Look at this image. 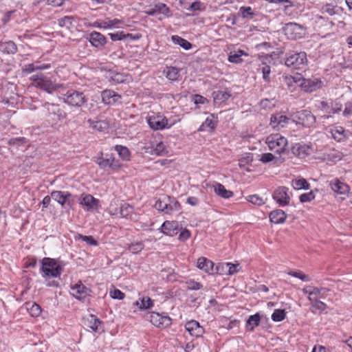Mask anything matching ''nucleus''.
I'll return each instance as SVG.
<instances>
[{"label": "nucleus", "instance_id": "nucleus-14", "mask_svg": "<svg viewBox=\"0 0 352 352\" xmlns=\"http://www.w3.org/2000/svg\"><path fill=\"white\" fill-rule=\"evenodd\" d=\"M102 101L106 104L121 103V96L111 89H106L101 93Z\"/></svg>", "mask_w": 352, "mask_h": 352}, {"label": "nucleus", "instance_id": "nucleus-7", "mask_svg": "<svg viewBox=\"0 0 352 352\" xmlns=\"http://www.w3.org/2000/svg\"><path fill=\"white\" fill-rule=\"evenodd\" d=\"M302 292L307 295L309 300L311 302L324 298L327 295L328 289L324 287L318 288L309 285L302 289Z\"/></svg>", "mask_w": 352, "mask_h": 352}, {"label": "nucleus", "instance_id": "nucleus-60", "mask_svg": "<svg viewBox=\"0 0 352 352\" xmlns=\"http://www.w3.org/2000/svg\"><path fill=\"white\" fill-rule=\"evenodd\" d=\"M110 296L114 299L122 300L124 297V294L118 289H114L110 292Z\"/></svg>", "mask_w": 352, "mask_h": 352}, {"label": "nucleus", "instance_id": "nucleus-53", "mask_svg": "<svg viewBox=\"0 0 352 352\" xmlns=\"http://www.w3.org/2000/svg\"><path fill=\"white\" fill-rule=\"evenodd\" d=\"M73 19L71 16H65L58 20V25L61 27L69 28L72 24Z\"/></svg>", "mask_w": 352, "mask_h": 352}, {"label": "nucleus", "instance_id": "nucleus-34", "mask_svg": "<svg viewBox=\"0 0 352 352\" xmlns=\"http://www.w3.org/2000/svg\"><path fill=\"white\" fill-rule=\"evenodd\" d=\"M71 195L69 192H62V191H53L51 193V197L54 201H57L58 204L62 206L66 202L68 197H69Z\"/></svg>", "mask_w": 352, "mask_h": 352}, {"label": "nucleus", "instance_id": "nucleus-61", "mask_svg": "<svg viewBox=\"0 0 352 352\" xmlns=\"http://www.w3.org/2000/svg\"><path fill=\"white\" fill-rule=\"evenodd\" d=\"M202 287V285L196 281L190 280L187 282V288L190 290H198Z\"/></svg>", "mask_w": 352, "mask_h": 352}, {"label": "nucleus", "instance_id": "nucleus-48", "mask_svg": "<svg viewBox=\"0 0 352 352\" xmlns=\"http://www.w3.org/2000/svg\"><path fill=\"white\" fill-rule=\"evenodd\" d=\"M252 161H253V157H252V154L247 153V154H245V156H243L241 159H239V166L241 168H243L246 165L252 163Z\"/></svg>", "mask_w": 352, "mask_h": 352}, {"label": "nucleus", "instance_id": "nucleus-17", "mask_svg": "<svg viewBox=\"0 0 352 352\" xmlns=\"http://www.w3.org/2000/svg\"><path fill=\"white\" fill-rule=\"evenodd\" d=\"M289 119L280 113L273 115L271 118L270 124L274 129L280 130L287 126Z\"/></svg>", "mask_w": 352, "mask_h": 352}, {"label": "nucleus", "instance_id": "nucleus-62", "mask_svg": "<svg viewBox=\"0 0 352 352\" xmlns=\"http://www.w3.org/2000/svg\"><path fill=\"white\" fill-rule=\"evenodd\" d=\"M227 267H228V274L232 275L234 273L237 272L239 270V264H232L230 263H226Z\"/></svg>", "mask_w": 352, "mask_h": 352}, {"label": "nucleus", "instance_id": "nucleus-47", "mask_svg": "<svg viewBox=\"0 0 352 352\" xmlns=\"http://www.w3.org/2000/svg\"><path fill=\"white\" fill-rule=\"evenodd\" d=\"M285 318V311L284 309H275L272 314V319L274 322H280Z\"/></svg>", "mask_w": 352, "mask_h": 352}, {"label": "nucleus", "instance_id": "nucleus-39", "mask_svg": "<svg viewBox=\"0 0 352 352\" xmlns=\"http://www.w3.org/2000/svg\"><path fill=\"white\" fill-rule=\"evenodd\" d=\"M243 55L248 56V54L245 52L239 50L237 52H235L234 53H230V54L228 56V60L230 63H240L243 61L241 56Z\"/></svg>", "mask_w": 352, "mask_h": 352}, {"label": "nucleus", "instance_id": "nucleus-32", "mask_svg": "<svg viewBox=\"0 0 352 352\" xmlns=\"http://www.w3.org/2000/svg\"><path fill=\"white\" fill-rule=\"evenodd\" d=\"M96 23H97L96 27H98L99 28L112 29V28L116 27L118 25L122 23V21L119 19H114L112 20L108 19V20H105V21H97Z\"/></svg>", "mask_w": 352, "mask_h": 352}, {"label": "nucleus", "instance_id": "nucleus-6", "mask_svg": "<svg viewBox=\"0 0 352 352\" xmlns=\"http://www.w3.org/2000/svg\"><path fill=\"white\" fill-rule=\"evenodd\" d=\"M307 54L304 52L292 54L285 60V65L287 67L298 69H304L307 65Z\"/></svg>", "mask_w": 352, "mask_h": 352}, {"label": "nucleus", "instance_id": "nucleus-31", "mask_svg": "<svg viewBox=\"0 0 352 352\" xmlns=\"http://www.w3.org/2000/svg\"><path fill=\"white\" fill-rule=\"evenodd\" d=\"M145 151L156 155H163L167 153L166 148L162 142L157 143L155 148L145 147Z\"/></svg>", "mask_w": 352, "mask_h": 352}, {"label": "nucleus", "instance_id": "nucleus-35", "mask_svg": "<svg viewBox=\"0 0 352 352\" xmlns=\"http://www.w3.org/2000/svg\"><path fill=\"white\" fill-rule=\"evenodd\" d=\"M50 67V64H43L40 65L38 63L28 64L25 65L22 70L23 72H27L28 74L33 72L35 70H43L47 69Z\"/></svg>", "mask_w": 352, "mask_h": 352}, {"label": "nucleus", "instance_id": "nucleus-46", "mask_svg": "<svg viewBox=\"0 0 352 352\" xmlns=\"http://www.w3.org/2000/svg\"><path fill=\"white\" fill-rule=\"evenodd\" d=\"M89 327L91 328L94 331L96 332L98 331V327L100 324V321L95 316L90 315L88 318Z\"/></svg>", "mask_w": 352, "mask_h": 352}, {"label": "nucleus", "instance_id": "nucleus-40", "mask_svg": "<svg viewBox=\"0 0 352 352\" xmlns=\"http://www.w3.org/2000/svg\"><path fill=\"white\" fill-rule=\"evenodd\" d=\"M171 38L175 44L179 45L186 50H188L191 48L192 45L190 43L179 36L174 35L172 36Z\"/></svg>", "mask_w": 352, "mask_h": 352}, {"label": "nucleus", "instance_id": "nucleus-54", "mask_svg": "<svg viewBox=\"0 0 352 352\" xmlns=\"http://www.w3.org/2000/svg\"><path fill=\"white\" fill-rule=\"evenodd\" d=\"M30 310L31 316L36 317L41 314V307L36 303L31 304L30 307L28 308Z\"/></svg>", "mask_w": 352, "mask_h": 352}, {"label": "nucleus", "instance_id": "nucleus-1", "mask_svg": "<svg viewBox=\"0 0 352 352\" xmlns=\"http://www.w3.org/2000/svg\"><path fill=\"white\" fill-rule=\"evenodd\" d=\"M30 80L33 82V85L39 88L48 94H52L55 91L60 93L65 87L63 84H57L45 77L43 74H34L30 77Z\"/></svg>", "mask_w": 352, "mask_h": 352}, {"label": "nucleus", "instance_id": "nucleus-64", "mask_svg": "<svg viewBox=\"0 0 352 352\" xmlns=\"http://www.w3.org/2000/svg\"><path fill=\"white\" fill-rule=\"evenodd\" d=\"M343 114L345 116H349L352 114V100L346 103Z\"/></svg>", "mask_w": 352, "mask_h": 352}, {"label": "nucleus", "instance_id": "nucleus-42", "mask_svg": "<svg viewBox=\"0 0 352 352\" xmlns=\"http://www.w3.org/2000/svg\"><path fill=\"white\" fill-rule=\"evenodd\" d=\"M135 305L139 307L140 309H148L153 305V301L149 297H143L135 302Z\"/></svg>", "mask_w": 352, "mask_h": 352}, {"label": "nucleus", "instance_id": "nucleus-28", "mask_svg": "<svg viewBox=\"0 0 352 352\" xmlns=\"http://www.w3.org/2000/svg\"><path fill=\"white\" fill-rule=\"evenodd\" d=\"M212 187L214 192L222 198L229 199L234 195L232 191L226 189L224 186L221 184L216 182L212 185Z\"/></svg>", "mask_w": 352, "mask_h": 352}, {"label": "nucleus", "instance_id": "nucleus-15", "mask_svg": "<svg viewBox=\"0 0 352 352\" xmlns=\"http://www.w3.org/2000/svg\"><path fill=\"white\" fill-rule=\"evenodd\" d=\"M322 82L318 78L305 79L301 77L300 87L307 92H311L321 88Z\"/></svg>", "mask_w": 352, "mask_h": 352}, {"label": "nucleus", "instance_id": "nucleus-59", "mask_svg": "<svg viewBox=\"0 0 352 352\" xmlns=\"http://www.w3.org/2000/svg\"><path fill=\"white\" fill-rule=\"evenodd\" d=\"M248 200L256 205H262L264 204L263 199L256 195L249 196Z\"/></svg>", "mask_w": 352, "mask_h": 352}, {"label": "nucleus", "instance_id": "nucleus-50", "mask_svg": "<svg viewBox=\"0 0 352 352\" xmlns=\"http://www.w3.org/2000/svg\"><path fill=\"white\" fill-rule=\"evenodd\" d=\"M109 35L110 36L112 41H120L124 39L126 37L131 36V34H125L123 32H117L116 33H109Z\"/></svg>", "mask_w": 352, "mask_h": 352}, {"label": "nucleus", "instance_id": "nucleus-49", "mask_svg": "<svg viewBox=\"0 0 352 352\" xmlns=\"http://www.w3.org/2000/svg\"><path fill=\"white\" fill-rule=\"evenodd\" d=\"M288 274L292 276L302 280V281L307 282L310 280L309 276L300 271H290L288 272Z\"/></svg>", "mask_w": 352, "mask_h": 352}, {"label": "nucleus", "instance_id": "nucleus-38", "mask_svg": "<svg viewBox=\"0 0 352 352\" xmlns=\"http://www.w3.org/2000/svg\"><path fill=\"white\" fill-rule=\"evenodd\" d=\"M342 154L338 151L332 150L327 153H324V160L336 162L340 161L342 158Z\"/></svg>", "mask_w": 352, "mask_h": 352}, {"label": "nucleus", "instance_id": "nucleus-24", "mask_svg": "<svg viewBox=\"0 0 352 352\" xmlns=\"http://www.w3.org/2000/svg\"><path fill=\"white\" fill-rule=\"evenodd\" d=\"M89 41L93 46L102 47L105 45L107 41L104 35L94 31L89 34Z\"/></svg>", "mask_w": 352, "mask_h": 352}, {"label": "nucleus", "instance_id": "nucleus-56", "mask_svg": "<svg viewBox=\"0 0 352 352\" xmlns=\"http://www.w3.org/2000/svg\"><path fill=\"white\" fill-rule=\"evenodd\" d=\"M45 107L50 115H55L59 111L58 106L54 104L46 103Z\"/></svg>", "mask_w": 352, "mask_h": 352}, {"label": "nucleus", "instance_id": "nucleus-44", "mask_svg": "<svg viewBox=\"0 0 352 352\" xmlns=\"http://www.w3.org/2000/svg\"><path fill=\"white\" fill-rule=\"evenodd\" d=\"M115 149L118 152L120 157L123 160H129L130 153L126 147L120 145H117L115 147Z\"/></svg>", "mask_w": 352, "mask_h": 352}, {"label": "nucleus", "instance_id": "nucleus-27", "mask_svg": "<svg viewBox=\"0 0 352 352\" xmlns=\"http://www.w3.org/2000/svg\"><path fill=\"white\" fill-rule=\"evenodd\" d=\"M150 318L151 323L157 327L168 326L170 323L169 318L162 316L157 313L151 314Z\"/></svg>", "mask_w": 352, "mask_h": 352}, {"label": "nucleus", "instance_id": "nucleus-52", "mask_svg": "<svg viewBox=\"0 0 352 352\" xmlns=\"http://www.w3.org/2000/svg\"><path fill=\"white\" fill-rule=\"evenodd\" d=\"M78 238L81 239L82 241L86 242L87 244L90 245L96 246L98 245V242L96 240L94 239L91 236H83L82 234H79Z\"/></svg>", "mask_w": 352, "mask_h": 352}, {"label": "nucleus", "instance_id": "nucleus-8", "mask_svg": "<svg viewBox=\"0 0 352 352\" xmlns=\"http://www.w3.org/2000/svg\"><path fill=\"white\" fill-rule=\"evenodd\" d=\"M293 121L297 124H301L306 127H310L315 123L316 118L310 111L304 110L294 114Z\"/></svg>", "mask_w": 352, "mask_h": 352}, {"label": "nucleus", "instance_id": "nucleus-3", "mask_svg": "<svg viewBox=\"0 0 352 352\" xmlns=\"http://www.w3.org/2000/svg\"><path fill=\"white\" fill-rule=\"evenodd\" d=\"M154 206L157 210L167 214H170L173 211H177L181 208L179 203L177 200L167 195H162L157 198Z\"/></svg>", "mask_w": 352, "mask_h": 352}, {"label": "nucleus", "instance_id": "nucleus-16", "mask_svg": "<svg viewBox=\"0 0 352 352\" xmlns=\"http://www.w3.org/2000/svg\"><path fill=\"white\" fill-rule=\"evenodd\" d=\"M329 185L331 190L337 194L346 195L350 190V188L346 184L340 181L337 178L329 182Z\"/></svg>", "mask_w": 352, "mask_h": 352}, {"label": "nucleus", "instance_id": "nucleus-26", "mask_svg": "<svg viewBox=\"0 0 352 352\" xmlns=\"http://www.w3.org/2000/svg\"><path fill=\"white\" fill-rule=\"evenodd\" d=\"M313 148L309 145H298L293 148V153L300 158L306 157L313 153Z\"/></svg>", "mask_w": 352, "mask_h": 352}, {"label": "nucleus", "instance_id": "nucleus-36", "mask_svg": "<svg viewBox=\"0 0 352 352\" xmlns=\"http://www.w3.org/2000/svg\"><path fill=\"white\" fill-rule=\"evenodd\" d=\"M292 186L296 190H307L310 187V184L302 177H297L292 181Z\"/></svg>", "mask_w": 352, "mask_h": 352}, {"label": "nucleus", "instance_id": "nucleus-33", "mask_svg": "<svg viewBox=\"0 0 352 352\" xmlns=\"http://www.w3.org/2000/svg\"><path fill=\"white\" fill-rule=\"evenodd\" d=\"M16 50V45L12 41H3L0 43V51L4 54H14Z\"/></svg>", "mask_w": 352, "mask_h": 352}, {"label": "nucleus", "instance_id": "nucleus-63", "mask_svg": "<svg viewBox=\"0 0 352 352\" xmlns=\"http://www.w3.org/2000/svg\"><path fill=\"white\" fill-rule=\"evenodd\" d=\"M274 158V156L272 153H263L260 160L263 163H267L272 162Z\"/></svg>", "mask_w": 352, "mask_h": 352}, {"label": "nucleus", "instance_id": "nucleus-10", "mask_svg": "<svg viewBox=\"0 0 352 352\" xmlns=\"http://www.w3.org/2000/svg\"><path fill=\"white\" fill-rule=\"evenodd\" d=\"M78 202L87 211H94L99 206V200L89 194L82 193L78 199Z\"/></svg>", "mask_w": 352, "mask_h": 352}, {"label": "nucleus", "instance_id": "nucleus-18", "mask_svg": "<svg viewBox=\"0 0 352 352\" xmlns=\"http://www.w3.org/2000/svg\"><path fill=\"white\" fill-rule=\"evenodd\" d=\"M329 133L331 137L338 142L345 140L349 135V131H346L342 126H332L329 129Z\"/></svg>", "mask_w": 352, "mask_h": 352}, {"label": "nucleus", "instance_id": "nucleus-19", "mask_svg": "<svg viewBox=\"0 0 352 352\" xmlns=\"http://www.w3.org/2000/svg\"><path fill=\"white\" fill-rule=\"evenodd\" d=\"M186 331L189 332L190 336L198 338L204 333V329L200 326L199 323L195 320H190L185 324Z\"/></svg>", "mask_w": 352, "mask_h": 352}, {"label": "nucleus", "instance_id": "nucleus-57", "mask_svg": "<svg viewBox=\"0 0 352 352\" xmlns=\"http://www.w3.org/2000/svg\"><path fill=\"white\" fill-rule=\"evenodd\" d=\"M143 248V244L140 242L132 243L129 247V250L133 253H138L140 252Z\"/></svg>", "mask_w": 352, "mask_h": 352}, {"label": "nucleus", "instance_id": "nucleus-9", "mask_svg": "<svg viewBox=\"0 0 352 352\" xmlns=\"http://www.w3.org/2000/svg\"><path fill=\"white\" fill-rule=\"evenodd\" d=\"M144 12L161 21L168 16L169 9L164 3H159L146 8Z\"/></svg>", "mask_w": 352, "mask_h": 352}, {"label": "nucleus", "instance_id": "nucleus-45", "mask_svg": "<svg viewBox=\"0 0 352 352\" xmlns=\"http://www.w3.org/2000/svg\"><path fill=\"white\" fill-rule=\"evenodd\" d=\"M311 307L310 308V310L313 313H316V311H323L327 308V305L324 302H323L319 300L314 301V302H311Z\"/></svg>", "mask_w": 352, "mask_h": 352}, {"label": "nucleus", "instance_id": "nucleus-29", "mask_svg": "<svg viewBox=\"0 0 352 352\" xmlns=\"http://www.w3.org/2000/svg\"><path fill=\"white\" fill-rule=\"evenodd\" d=\"M213 266L214 263L204 257L199 258L197 261V267L207 273L213 272Z\"/></svg>", "mask_w": 352, "mask_h": 352}, {"label": "nucleus", "instance_id": "nucleus-23", "mask_svg": "<svg viewBox=\"0 0 352 352\" xmlns=\"http://www.w3.org/2000/svg\"><path fill=\"white\" fill-rule=\"evenodd\" d=\"M217 124V118L213 115H209L206 120L199 126V131H212L214 129Z\"/></svg>", "mask_w": 352, "mask_h": 352}, {"label": "nucleus", "instance_id": "nucleus-51", "mask_svg": "<svg viewBox=\"0 0 352 352\" xmlns=\"http://www.w3.org/2000/svg\"><path fill=\"white\" fill-rule=\"evenodd\" d=\"M299 199L302 203L309 202L315 199V195L314 191H310L309 192L302 194Z\"/></svg>", "mask_w": 352, "mask_h": 352}, {"label": "nucleus", "instance_id": "nucleus-21", "mask_svg": "<svg viewBox=\"0 0 352 352\" xmlns=\"http://www.w3.org/2000/svg\"><path fill=\"white\" fill-rule=\"evenodd\" d=\"M179 223L176 221H166L161 227L162 232L168 236H174L179 230Z\"/></svg>", "mask_w": 352, "mask_h": 352}, {"label": "nucleus", "instance_id": "nucleus-12", "mask_svg": "<svg viewBox=\"0 0 352 352\" xmlns=\"http://www.w3.org/2000/svg\"><path fill=\"white\" fill-rule=\"evenodd\" d=\"M273 199L281 206L289 204L290 197L288 195V188L284 186L278 187L273 193Z\"/></svg>", "mask_w": 352, "mask_h": 352}, {"label": "nucleus", "instance_id": "nucleus-41", "mask_svg": "<svg viewBox=\"0 0 352 352\" xmlns=\"http://www.w3.org/2000/svg\"><path fill=\"white\" fill-rule=\"evenodd\" d=\"M261 316L258 314L250 316L247 321V326L250 327V331H253L259 324Z\"/></svg>", "mask_w": 352, "mask_h": 352}, {"label": "nucleus", "instance_id": "nucleus-43", "mask_svg": "<svg viewBox=\"0 0 352 352\" xmlns=\"http://www.w3.org/2000/svg\"><path fill=\"white\" fill-rule=\"evenodd\" d=\"M301 77L300 76H285L284 80L285 84L288 87H292L294 84H296L297 85L300 87V82H301Z\"/></svg>", "mask_w": 352, "mask_h": 352}, {"label": "nucleus", "instance_id": "nucleus-22", "mask_svg": "<svg viewBox=\"0 0 352 352\" xmlns=\"http://www.w3.org/2000/svg\"><path fill=\"white\" fill-rule=\"evenodd\" d=\"M301 26L297 23H289L285 28V34L292 39H296L300 38L302 35L298 31H301Z\"/></svg>", "mask_w": 352, "mask_h": 352}, {"label": "nucleus", "instance_id": "nucleus-55", "mask_svg": "<svg viewBox=\"0 0 352 352\" xmlns=\"http://www.w3.org/2000/svg\"><path fill=\"white\" fill-rule=\"evenodd\" d=\"M230 94L225 91H219L215 95V99L219 100L221 102H225L229 99Z\"/></svg>", "mask_w": 352, "mask_h": 352}, {"label": "nucleus", "instance_id": "nucleus-13", "mask_svg": "<svg viewBox=\"0 0 352 352\" xmlns=\"http://www.w3.org/2000/svg\"><path fill=\"white\" fill-rule=\"evenodd\" d=\"M96 163L98 164L100 168L102 169H118L121 166V164L119 160H116L113 157L109 158H104L102 157H98L96 160Z\"/></svg>", "mask_w": 352, "mask_h": 352}, {"label": "nucleus", "instance_id": "nucleus-30", "mask_svg": "<svg viewBox=\"0 0 352 352\" xmlns=\"http://www.w3.org/2000/svg\"><path fill=\"white\" fill-rule=\"evenodd\" d=\"M286 214L282 210H275L270 212V221L274 223H283L286 219Z\"/></svg>", "mask_w": 352, "mask_h": 352}, {"label": "nucleus", "instance_id": "nucleus-25", "mask_svg": "<svg viewBox=\"0 0 352 352\" xmlns=\"http://www.w3.org/2000/svg\"><path fill=\"white\" fill-rule=\"evenodd\" d=\"M119 214L121 217L135 220L137 215L133 212V208L128 204H123L120 206Z\"/></svg>", "mask_w": 352, "mask_h": 352}, {"label": "nucleus", "instance_id": "nucleus-2", "mask_svg": "<svg viewBox=\"0 0 352 352\" xmlns=\"http://www.w3.org/2000/svg\"><path fill=\"white\" fill-rule=\"evenodd\" d=\"M41 272L45 278H56L60 275L62 267L54 259L44 258L42 260Z\"/></svg>", "mask_w": 352, "mask_h": 352}, {"label": "nucleus", "instance_id": "nucleus-4", "mask_svg": "<svg viewBox=\"0 0 352 352\" xmlns=\"http://www.w3.org/2000/svg\"><path fill=\"white\" fill-rule=\"evenodd\" d=\"M60 98L70 106L81 107L86 101L82 93L75 90H69L65 93V87L61 90Z\"/></svg>", "mask_w": 352, "mask_h": 352}, {"label": "nucleus", "instance_id": "nucleus-58", "mask_svg": "<svg viewBox=\"0 0 352 352\" xmlns=\"http://www.w3.org/2000/svg\"><path fill=\"white\" fill-rule=\"evenodd\" d=\"M261 72L263 80L268 82L270 80V74L271 73L270 67L269 65H264L261 68Z\"/></svg>", "mask_w": 352, "mask_h": 352}, {"label": "nucleus", "instance_id": "nucleus-11", "mask_svg": "<svg viewBox=\"0 0 352 352\" xmlns=\"http://www.w3.org/2000/svg\"><path fill=\"white\" fill-rule=\"evenodd\" d=\"M147 122L153 130H162L168 126V120L160 114L149 116Z\"/></svg>", "mask_w": 352, "mask_h": 352}, {"label": "nucleus", "instance_id": "nucleus-37", "mask_svg": "<svg viewBox=\"0 0 352 352\" xmlns=\"http://www.w3.org/2000/svg\"><path fill=\"white\" fill-rule=\"evenodd\" d=\"M166 77L170 81L177 80L180 77L179 70L174 67H168L164 70Z\"/></svg>", "mask_w": 352, "mask_h": 352}, {"label": "nucleus", "instance_id": "nucleus-20", "mask_svg": "<svg viewBox=\"0 0 352 352\" xmlns=\"http://www.w3.org/2000/svg\"><path fill=\"white\" fill-rule=\"evenodd\" d=\"M70 293L77 299H84L89 293V289L82 283H77L70 287Z\"/></svg>", "mask_w": 352, "mask_h": 352}, {"label": "nucleus", "instance_id": "nucleus-5", "mask_svg": "<svg viewBox=\"0 0 352 352\" xmlns=\"http://www.w3.org/2000/svg\"><path fill=\"white\" fill-rule=\"evenodd\" d=\"M269 149L277 153H281L286 149L288 144L287 139L279 134H272L265 141Z\"/></svg>", "mask_w": 352, "mask_h": 352}]
</instances>
